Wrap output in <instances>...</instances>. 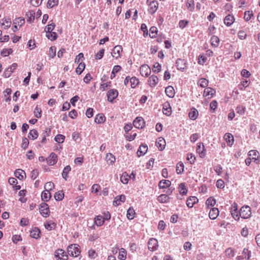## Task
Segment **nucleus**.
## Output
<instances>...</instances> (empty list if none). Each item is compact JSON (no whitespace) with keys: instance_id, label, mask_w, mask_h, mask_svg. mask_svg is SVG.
Returning a JSON list of instances; mask_svg holds the SVG:
<instances>
[{"instance_id":"69168bd1","label":"nucleus","mask_w":260,"mask_h":260,"mask_svg":"<svg viewBox=\"0 0 260 260\" xmlns=\"http://www.w3.org/2000/svg\"><path fill=\"white\" fill-rule=\"evenodd\" d=\"M4 21V22L2 23V25L4 26V28L7 29L9 28L11 24V20L10 19H5Z\"/></svg>"},{"instance_id":"8fccbe9b","label":"nucleus","mask_w":260,"mask_h":260,"mask_svg":"<svg viewBox=\"0 0 260 260\" xmlns=\"http://www.w3.org/2000/svg\"><path fill=\"white\" fill-rule=\"evenodd\" d=\"M253 16V12L252 11H247L244 13V18L246 21H248Z\"/></svg>"},{"instance_id":"c9c22d12","label":"nucleus","mask_w":260,"mask_h":260,"mask_svg":"<svg viewBox=\"0 0 260 260\" xmlns=\"http://www.w3.org/2000/svg\"><path fill=\"white\" fill-rule=\"evenodd\" d=\"M71 168L70 166H67L64 168L63 172L62 173V177L66 180H67L68 178V173L71 171Z\"/></svg>"},{"instance_id":"20e7f679","label":"nucleus","mask_w":260,"mask_h":260,"mask_svg":"<svg viewBox=\"0 0 260 260\" xmlns=\"http://www.w3.org/2000/svg\"><path fill=\"white\" fill-rule=\"evenodd\" d=\"M55 257L57 260H68V255L65 253V252L62 249H58L55 251Z\"/></svg>"},{"instance_id":"5fc2aeb1","label":"nucleus","mask_w":260,"mask_h":260,"mask_svg":"<svg viewBox=\"0 0 260 260\" xmlns=\"http://www.w3.org/2000/svg\"><path fill=\"white\" fill-rule=\"evenodd\" d=\"M58 4V0H49L47 4V7L48 8H52L54 6L57 5Z\"/></svg>"},{"instance_id":"f257e3e1","label":"nucleus","mask_w":260,"mask_h":260,"mask_svg":"<svg viewBox=\"0 0 260 260\" xmlns=\"http://www.w3.org/2000/svg\"><path fill=\"white\" fill-rule=\"evenodd\" d=\"M68 254L72 256L77 257L80 253L79 245L77 244H71L68 247Z\"/></svg>"},{"instance_id":"e433bc0d","label":"nucleus","mask_w":260,"mask_h":260,"mask_svg":"<svg viewBox=\"0 0 260 260\" xmlns=\"http://www.w3.org/2000/svg\"><path fill=\"white\" fill-rule=\"evenodd\" d=\"M135 212L133 208H129L127 211L126 217L128 219L132 220L135 217Z\"/></svg>"},{"instance_id":"b1692460","label":"nucleus","mask_w":260,"mask_h":260,"mask_svg":"<svg viewBox=\"0 0 260 260\" xmlns=\"http://www.w3.org/2000/svg\"><path fill=\"white\" fill-rule=\"evenodd\" d=\"M148 150V147L146 145L142 144L139 147L138 151H137V154L138 156H141L144 155Z\"/></svg>"},{"instance_id":"ddd939ff","label":"nucleus","mask_w":260,"mask_h":260,"mask_svg":"<svg viewBox=\"0 0 260 260\" xmlns=\"http://www.w3.org/2000/svg\"><path fill=\"white\" fill-rule=\"evenodd\" d=\"M231 214L233 217L235 219L238 220L239 219V213L238 212L237 209V205L236 203H234L232 205V210L231 211Z\"/></svg>"},{"instance_id":"aec40b11","label":"nucleus","mask_w":260,"mask_h":260,"mask_svg":"<svg viewBox=\"0 0 260 260\" xmlns=\"http://www.w3.org/2000/svg\"><path fill=\"white\" fill-rule=\"evenodd\" d=\"M149 11L151 14L155 13L158 8V3L157 1H153L149 4Z\"/></svg>"},{"instance_id":"680f3d73","label":"nucleus","mask_w":260,"mask_h":260,"mask_svg":"<svg viewBox=\"0 0 260 260\" xmlns=\"http://www.w3.org/2000/svg\"><path fill=\"white\" fill-rule=\"evenodd\" d=\"M214 94V90L211 88H206L204 90V94L205 96L211 95Z\"/></svg>"},{"instance_id":"bb28decb","label":"nucleus","mask_w":260,"mask_h":260,"mask_svg":"<svg viewBox=\"0 0 260 260\" xmlns=\"http://www.w3.org/2000/svg\"><path fill=\"white\" fill-rule=\"evenodd\" d=\"M51 197L50 192L48 190H44L42 192L41 194V198L42 201L45 202L48 201Z\"/></svg>"},{"instance_id":"9b49d317","label":"nucleus","mask_w":260,"mask_h":260,"mask_svg":"<svg viewBox=\"0 0 260 260\" xmlns=\"http://www.w3.org/2000/svg\"><path fill=\"white\" fill-rule=\"evenodd\" d=\"M197 152L199 154L200 157L203 158L205 156L206 150L202 143H199L197 144Z\"/></svg>"},{"instance_id":"72a5a7b5","label":"nucleus","mask_w":260,"mask_h":260,"mask_svg":"<svg viewBox=\"0 0 260 260\" xmlns=\"http://www.w3.org/2000/svg\"><path fill=\"white\" fill-rule=\"evenodd\" d=\"M211 45L214 47H217L219 44V39L217 36H213L211 38Z\"/></svg>"},{"instance_id":"de8ad7c7","label":"nucleus","mask_w":260,"mask_h":260,"mask_svg":"<svg viewBox=\"0 0 260 260\" xmlns=\"http://www.w3.org/2000/svg\"><path fill=\"white\" fill-rule=\"evenodd\" d=\"M157 28L155 26H152L150 28L149 36L151 38H154L157 33Z\"/></svg>"},{"instance_id":"c03bdc74","label":"nucleus","mask_w":260,"mask_h":260,"mask_svg":"<svg viewBox=\"0 0 260 260\" xmlns=\"http://www.w3.org/2000/svg\"><path fill=\"white\" fill-rule=\"evenodd\" d=\"M46 37L48 39L54 41L57 39V35L56 32L51 31V32H47Z\"/></svg>"},{"instance_id":"39448f33","label":"nucleus","mask_w":260,"mask_h":260,"mask_svg":"<svg viewBox=\"0 0 260 260\" xmlns=\"http://www.w3.org/2000/svg\"><path fill=\"white\" fill-rule=\"evenodd\" d=\"M158 246V241L155 238H150L148 243V249L151 251H154L157 250Z\"/></svg>"},{"instance_id":"9d476101","label":"nucleus","mask_w":260,"mask_h":260,"mask_svg":"<svg viewBox=\"0 0 260 260\" xmlns=\"http://www.w3.org/2000/svg\"><path fill=\"white\" fill-rule=\"evenodd\" d=\"M145 122L142 117H138L133 121V125L137 128H142L144 126Z\"/></svg>"},{"instance_id":"49530a36","label":"nucleus","mask_w":260,"mask_h":260,"mask_svg":"<svg viewBox=\"0 0 260 260\" xmlns=\"http://www.w3.org/2000/svg\"><path fill=\"white\" fill-rule=\"evenodd\" d=\"M104 222L105 221L103 219V217L99 215L95 218V223L98 226L102 225Z\"/></svg>"},{"instance_id":"58836bf2","label":"nucleus","mask_w":260,"mask_h":260,"mask_svg":"<svg viewBox=\"0 0 260 260\" xmlns=\"http://www.w3.org/2000/svg\"><path fill=\"white\" fill-rule=\"evenodd\" d=\"M139 83V81L136 77L131 78L130 84L131 87L133 88H135Z\"/></svg>"},{"instance_id":"a878e982","label":"nucleus","mask_w":260,"mask_h":260,"mask_svg":"<svg viewBox=\"0 0 260 260\" xmlns=\"http://www.w3.org/2000/svg\"><path fill=\"white\" fill-rule=\"evenodd\" d=\"M40 233L41 232L39 229L38 228L35 227L30 231V235L31 237L37 239L40 237Z\"/></svg>"},{"instance_id":"a211bd4d","label":"nucleus","mask_w":260,"mask_h":260,"mask_svg":"<svg viewBox=\"0 0 260 260\" xmlns=\"http://www.w3.org/2000/svg\"><path fill=\"white\" fill-rule=\"evenodd\" d=\"M218 215L219 210L217 208H212L209 213V217L212 220L215 219Z\"/></svg>"},{"instance_id":"6ab92c4d","label":"nucleus","mask_w":260,"mask_h":260,"mask_svg":"<svg viewBox=\"0 0 260 260\" xmlns=\"http://www.w3.org/2000/svg\"><path fill=\"white\" fill-rule=\"evenodd\" d=\"M16 177L19 180H22L26 177L25 172L21 169H17L14 172Z\"/></svg>"},{"instance_id":"0eeeda50","label":"nucleus","mask_w":260,"mask_h":260,"mask_svg":"<svg viewBox=\"0 0 260 260\" xmlns=\"http://www.w3.org/2000/svg\"><path fill=\"white\" fill-rule=\"evenodd\" d=\"M118 95V92L116 89H112L108 91L107 97L108 101L112 103L113 100L115 99Z\"/></svg>"},{"instance_id":"393cba45","label":"nucleus","mask_w":260,"mask_h":260,"mask_svg":"<svg viewBox=\"0 0 260 260\" xmlns=\"http://www.w3.org/2000/svg\"><path fill=\"white\" fill-rule=\"evenodd\" d=\"M106 120V117L102 114H98L96 115L94 118V121L98 124H101L104 123Z\"/></svg>"},{"instance_id":"864d4df0","label":"nucleus","mask_w":260,"mask_h":260,"mask_svg":"<svg viewBox=\"0 0 260 260\" xmlns=\"http://www.w3.org/2000/svg\"><path fill=\"white\" fill-rule=\"evenodd\" d=\"M186 7L187 9L190 11H193L194 9V3L193 0H187L186 3Z\"/></svg>"},{"instance_id":"603ef678","label":"nucleus","mask_w":260,"mask_h":260,"mask_svg":"<svg viewBox=\"0 0 260 260\" xmlns=\"http://www.w3.org/2000/svg\"><path fill=\"white\" fill-rule=\"evenodd\" d=\"M63 198L64 193L62 191H59L54 194V198L56 201H61Z\"/></svg>"},{"instance_id":"7ed1b4c3","label":"nucleus","mask_w":260,"mask_h":260,"mask_svg":"<svg viewBox=\"0 0 260 260\" xmlns=\"http://www.w3.org/2000/svg\"><path fill=\"white\" fill-rule=\"evenodd\" d=\"M40 213L44 217H47L49 216V208L47 204L45 202L42 203L40 205Z\"/></svg>"},{"instance_id":"cd10ccee","label":"nucleus","mask_w":260,"mask_h":260,"mask_svg":"<svg viewBox=\"0 0 260 260\" xmlns=\"http://www.w3.org/2000/svg\"><path fill=\"white\" fill-rule=\"evenodd\" d=\"M171 182L169 180H162L158 184L160 188H166L170 186Z\"/></svg>"},{"instance_id":"4d7b16f0","label":"nucleus","mask_w":260,"mask_h":260,"mask_svg":"<svg viewBox=\"0 0 260 260\" xmlns=\"http://www.w3.org/2000/svg\"><path fill=\"white\" fill-rule=\"evenodd\" d=\"M13 52V50L11 48L9 49H3L1 51V55L3 56H7L9 54H11Z\"/></svg>"},{"instance_id":"4468645a","label":"nucleus","mask_w":260,"mask_h":260,"mask_svg":"<svg viewBox=\"0 0 260 260\" xmlns=\"http://www.w3.org/2000/svg\"><path fill=\"white\" fill-rule=\"evenodd\" d=\"M176 64L177 69L181 71H183L186 68V61L184 59L180 58L178 59Z\"/></svg>"},{"instance_id":"412c9836","label":"nucleus","mask_w":260,"mask_h":260,"mask_svg":"<svg viewBox=\"0 0 260 260\" xmlns=\"http://www.w3.org/2000/svg\"><path fill=\"white\" fill-rule=\"evenodd\" d=\"M234 20V17L233 15L229 14L225 16L224 19V23L226 26H230L233 23Z\"/></svg>"},{"instance_id":"4c0bfd02","label":"nucleus","mask_w":260,"mask_h":260,"mask_svg":"<svg viewBox=\"0 0 260 260\" xmlns=\"http://www.w3.org/2000/svg\"><path fill=\"white\" fill-rule=\"evenodd\" d=\"M126 256V251L124 248L119 249L118 258L120 260H125Z\"/></svg>"},{"instance_id":"423d86ee","label":"nucleus","mask_w":260,"mask_h":260,"mask_svg":"<svg viewBox=\"0 0 260 260\" xmlns=\"http://www.w3.org/2000/svg\"><path fill=\"white\" fill-rule=\"evenodd\" d=\"M17 66L16 63H13L11 66L5 70L3 73V76L5 78L9 77L14 70L16 69Z\"/></svg>"},{"instance_id":"1a4fd4ad","label":"nucleus","mask_w":260,"mask_h":260,"mask_svg":"<svg viewBox=\"0 0 260 260\" xmlns=\"http://www.w3.org/2000/svg\"><path fill=\"white\" fill-rule=\"evenodd\" d=\"M122 51V48L120 45H117L114 47L112 52V55L116 59H118L120 57L121 53Z\"/></svg>"},{"instance_id":"0e129e2a","label":"nucleus","mask_w":260,"mask_h":260,"mask_svg":"<svg viewBox=\"0 0 260 260\" xmlns=\"http://www.w3.org/2000/svg\"><path fill=\"white\" fill-rule=\"evenodd\" d=\"M56 55V47L51 46L49 49V57L53 58Z\"/></svg>"},{"instance_id":"c756f323","label":"nucleus","mask_w":260,"mask_h":260,"mask_svg":"<svg viewBox=\"0 0 260 260\" xmlns=\"http://www.w3.org/2000/svg\"><path fill=\"white\" fill-rule=\"evenodd\" d=\"M165 92L167 95L170 98H173L175 95L174 89L172 86H168L166 88Z\"/></svg>"},{"instance_id":"09e8293b","label":"nucleus","mask_w":260,"mask_h":260,"mask_svg":"<svg viewBox=\"0 0 260 260\" xmlns=\"http://www.w3.org/2000/svg\"><path fill=\"white\" fill-rule=\"evenodd\" d=\"M85 67V65L84 63H80L78 65V67L77 68L76 70V72L77 73V74L78 75H80L84 71Z\"/></svg>"},{"instance_id":"bf43d9fd","label":"nucleus","mask_w":260,"mask_h":260,"mask_svg":"<svg viewBox=\"0 0 260 260\" xmlns=\"http://www.w3.org/2000/svg\"><path fill=\"white\" fill-rule=\"evenodd\" d=\"M161 68V66L160 64H159L158 62H156L153 67L152 71L154 73H159Z\"/></svg>"},{"instance_id":"ea45409f","label":"nucleus","mask_w":260,"mask_h":260,"mask_svg":"<svg viewBox=\"0 0 260 260\" xmlns=\"http://www.w3.org/2000/svg\"><path fill=\"white\" fill-rule=\"evenodd\" d=\"M121 69V67L120 66L116 65L115 66L112 70L111 75V79H112L115 77V74L118 73Z\"/></svg>"},{"instance_id":"6e6d98bb","label":"nucleus","mask_w":260,"mask_h":260,"mask_svg":"<svg viewBox=\"0 0 260 260\" xmlns=\"http://www.w3.org/2000/svg\"><path fill=\"white\" fill-rule=\"evenodd\" d=\"M65 139V137L61 134H58L54 138V140L59 143H63Z\"/></svg>"},{"instance_id":"7c9ffc66","label":"nucleus","mask_w":260,"mask_h":260,"mask_svg":"<svg viewBox=\"0 0 260 260\" xmlns=\"http://www.w3.org/2000/svg\"><path fill=\"white\" fill-rule=\"evenodd\" d=\"M35 13L32 11H29L26 13L27 21L31 23L35 19Z\"/></svg>"},{"instance_id":"c85d7f7f","label":"nucleus","mask_w":260,"mask_h":260,"mask_svg":"<svg viewBox=\"0 0 260 260\" xmlns=\"http://www.w3.org/2000/svg\"><path fill=\"white\" fill-rule=\"evenodd\" d=\"M170 197L165 194H161L157 198V201L161 203H168L170 201Z\"/></svg>"},{"instance_id":"2eb2a0df","label":"nucleus","mask_w":260,"mask_h":260,"mask_svg":"<svg viewBox=\"0 0 260 260\" xmlns=\"http://www.w3.org/2000/svg\"><path fill=\"white\" fill-rule=\"evenodd\" d=\"M162 112L168 116L172 114V109L168 102H166L163 104Z\"/></svg>"},{"instance_id":"a19ab883","label":"nucleus","mask_w":260,"mask_h":260,"mask_svg":"<svg viewBox=\"0 0 260 260\" xmlns=\"http://www.w3.org/2000/svg\"><path fill=\"white\" fill-rule=\"evenodd\" d=\"M55 225L56 224L52 221H49L44 224L45 228L49 231H51L53 229Z\"/></svg>"},{"instance_id":"338daca9","label":"nucleus","mask_w":260,"mask_h":260,"mask_svg":"<svg viewBox=\"0 0 260 260\" xmlns=\"http://www.w3.org/2000/svg\"><path fill=\"white\" fill-rule=\"evenodd\" d=\"M187 159L191 164H193L195 161L196 157L192 153H189L187 154Z\"/></svg>"},{"instance_id":"4be33fe9","label":"nucleus","mask_w":260,"mask_h":260,"mask_svg":"<svg viewBox=\"0 0 260 260\" xmlns=\"http://www.w3.org/2000/svg\"><path fill=\"white\" fill-rule=\"evenodd\" d=\"M148 82L150 86L154 87L158 83V79L156 76L152 75L149 78Z\"/></svg>"},{"instance_id":"052dcab7","label":"nucleus","mask_w":260,"mask_h":260,"mask_svg":"<svg viewBox=\"0 0 260 260\" xmlns=\"http://www.w3.org/2000/svg\"><path fill=\"white\" fill-rule=\"evenodd\" d=\"M216 204V200L212 197L209 198L206 202V204L208 206H214Z\"/></svg>"},{"instance_id":"e2e57ef3","label":"nucleus","mask_w":260,"mask_h":260,"mask_svg":"<svg viewBox=\"0 0 260 260\" xmlns=\"http://www.w3.org/2000/svg\"><path fill=\"white\" fill-rule=\"evenodd\" d=\"M54 184L52 182H49L46 183L44 186L45 190H48L49 191V190H51L53 188H54Z\"/></svg>"},{"instance_id":"a18cd8bd","label":"nucleus","mask_w":260,"mask_h":260,"mask_svg":"<svg viewBox=\"0 0 260 260\" xmlns=\"http://www.w3.org/2000/svg\"><path fill=\"white\" fill-rule=\"evenodd\" d=\"M179 190L180 194L182 195L186 194L187 192V190L185 187L184 183H180L179 186Z\"/></svg>"},{"instance_id":"37998d69","label":"nucleus","mask_w":260,"mask_h":260,"mask_svg":"<svg viewBox=\"0 0 260 260\" xmlns=\"http://www.w3.org/2000/svg\"><path fill=\"white\" fill-rule=\"evenodd\" d=\"M198 85H200L202 87H206L208 85V80H207L206 78H201L198 83Z\"/></svg>"},{"instance_id":"2f4dec72","label":"nucleus","mask_w":260,"mask_h":260,"mask_svg":"<svg viewBox=\"0 0 260 260\" xmlns=\"http://www.w3.org/2000/svg\"><path fill=\"white\" fill-rule=\"evenodd\" d=\"M106 160L109 165H112L115 161V157L112 153H109L106 155Z\"/></svg>"},{"instance_id":"f8f14e48","label":"nucleus","mask_w":260,"mask_h":260,"mask_svg":"<svg viewBox=\"0 0 260 260\" xmlns=\"http://www.w3.org/2000/svg\"><path fill=\"white\" fill-rule=\"evenodd\" d=\"M46 160L49 165H54L57 162V155L55 153L52 152L50 156L47 158H46Z\"/></svg>"},{"instance_id":"dca6fc26","label":"nucleus","mask_w":260,"mask_h":260,"mask_svg":"<svg viewBox=\"0 0 260 260\" xmlns=\"http://www.w3.org/2000/svg\"><path fill=\"white\" fill-rule=\"evenodd\" d=\"M198 202V199L196 197H190L186 201V205L188 208H191Z\"/></svg>"},{"instance_id":"6e6552de","label":"nucleus","mask_w":260,"mask_h":260,"mask_svg":"<svg viewBox=\"0 0 260 260\" xmlns=\"http://www.w3.org/2000/svg\"><path fill=\"white\" fill-rule=\"evenodd\" d=\"M141 75L143 77H148L151 73V69L147 64L142 65L140 68Z\"/></svg>"},{"instance_id":"5701e85b","label":"nucleus","mask_w":260,"mask_h":260,"mask_svg":"<svg viewBox=\"0 0 260 260\" xmlns=\"http://www.w3.org/2000/svg\"><path fill=\"white\" fill-rule=\"evenodd\" d=\"M199 115L198 111L194 108H192L188 113V116L191 120H196Z\"/></svg>"},{"instance_id":"473e14b6","label":"nucleus","mask_w":260,"mask_h":260,"mask_svg":"<svg viewBox=\"0 0 260 260\" xmlns=\"http://www.w3.org/2000/svg\"><path fill=\"white\" fill-rule=\"evenodd\" d=\"M38 137V131L35 129H31L28 135V137L29 139L31 140H35Z\"/></svg>"},{"instance_id":"13d9d810","label":"nucleus","mask_w":260,"mask_h":260,"mask_svg":"<svg viewBox=\"0 0 260 260\" xmlns=\"http://www.w3.org/2000/svg\"><path fill=\"white\" fill-rule=\"evenodd\" d=\"M55 24L54 23L49 24L45 28V31L47 32H51L54 29Z\"/></svg>"},{"instance_id":"f03ea898","label":"nucleus","mask_w":260,"mask_h":260,"mask_svg":"<svg viewBox=\"0 0 260 260\" xmlns=\"http://www.w3.org/2000/svg\"><path fill=\"white\" fill-rule=\"evenodd\" d=\"M239 215L244 219L249 218L251 215V208L247 205L243 206L240 209Z\"/></svg>"},{"instance_id":"774afa93","label":"nucleus","mask_w":260,"mask_h":260,"mask_svg":"<svg viewBox=\"0 0 260 260\" xmlns=\"http://www.w3.org/2000/svg\"><path fill=\"white\" fill-rule=\"evenodd\" d=\"M226 255L229 257H232L234 256V250L231 248H229L225 250Z\"/></svg>"},{"instance_id":"f3484780","label":"nucleus","mask_w":260,"mask_h":260,"mask_svg":"<svg viewBox=\"0 0 260 260\" xmlns=\"http://www.w3.org/2000/svg\"><path fill=\"white\" fill-rule=\"evenodd\" d=\"M156 145L160 151L163 150L166 146V141L163 138L160 137L156 142Z\"/></svg>"},{"instance_id":"3c124183","label":"nucleus","mask_w":260,"mask_h":260,"mask_svg":"<svg viewBox=\"0 0 260 260\" xmlns=\"http://www.w3.org/2000/svg\"><path fill=\"white\" fill-rule=\"evenodd\" d=\"M24 22H25V20L23 18L18 17L17 18H16L14 20V21L13 22V24H17V25L21 26L23 24H24Z\"/></svg>"},{"instance_id":"79ce46f5","label":"nucleus","mask_w":260,"mask_h":260,"mask_svg":"<svg viewBox=\"0 0 260 260\" xmlns=\"http://www.w3.org/2000/svg\"><path fill=\"white\" fill-rule=\"evenodd\" d=\"M176 172L178 174H181L184 171V165L182 162H179L176 166Z\"/></svg>"},{"instance_id":"f704fd0d","label":"nucleus","mask_w":260,"mask_h":260,"mask_svg":"<svg viewBox=\"0 0 260 260\" xmlns=\"http://www.w3.org/2000/svg\"><path fill=\"white\" fill-rule=\"evenodd\" d=\"M224 138L227 143H231L232 145L234 143V139L233 136L230 133H226L224 136Z\"/></svg>"}]
</instances>
